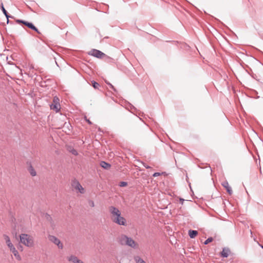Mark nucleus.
I'll return each mask as SVG.
<instances>
[{
	"label": "nucleus",
	"instance_id": "obj_1",
	"mask_svg": "<svg viewBox=\"0 0 263 263\" xmlns=\"http://www.w3.org/2000/svg\"><path fill=\"white\" fill-rule=\"evenodd\" d=\"M109 211L113 222L119 225L125 226L126 224V220L121 216V212L119 209L114 206H111L109 208Z\"/></svg>",
	"mask_w": 263,
	"mask_h": 263
},
{
	"label": "nucleus",
	"instance_id": "obj_2",
	"mask_svg": "<svg viewBox=\"0 0 263 263\" xmlns=\"http://www.w3.org/2000/svg\"><path fill=\"white\" fill-rule=\"evenodd\" d=\"M20 241L26 247L31 248L34 245V240L33 237L26 234H21L20 235Z\"/></svg>",
	"mask_w": 263,
	"mask_h": 263
},
{
	"label": "nucleus",
	"instance_id": "obj_3",
	"mask_svg": "<svg viewBox=\"0 0 263 263\" xmlns=\"http://www.w3.org/2000/svg\"><path fill=\"white\" fill-rule=\"evenodd\" d=\"M50 108L54 110L56 112H58L60 109V104L59 103V99L57 97L53 98V103L50 105Z\"/></svg>",
	"mask_w": 263,
	"mask_h": 263
},
{
	"label": "nucleus",
	"instance_id": "obj_4",
	"mask_svg": "<svg viewBox=\"0 0 263 263\" xmlns=\"http://www.w3.org/2000/svg\"><path fill=\"white\" fill-rule=\"evenodd\" d=\"M72 186L81 194L84 193V189L77 180H73L71 183Z\"/></svg>",
	"mask_w": 263,
	"mask_h": 263
},
{
	"label": "nucleus",
	"instance_id": "obj_5",
	"mask_svg": "<svg viewBox=\"0 0 263 263\" xmlns=\"http://www.w3.org/2000/svg\"><path fill=\"white\" fill-rule=\"evenodd\" d=\"M88 54L95 57L100 59L103 58V57L105 55V54L101 51L95 49L90 50Z\"/></svg>",
	"mask_w": 263,
	"mask_h": 263
},
{
	"label": "nucleus",
	"instance_id": "obj_6",
	"mask_svg": "<svg viewBox=\"0 0 263 263\" xmlns=\"http://www.w3.org/2000/svg\"><path fill=\"white\" fill-rule=\"evenodd\" d=\"M48 238L51 242L57 245L59 249H63V245L58 238L52 235H49Z\"/></svg>",
	"mask_w": 263,
	"mask_h": 263
},
{
	"label": "nucleus",
	"instance_id": "obj_7",
	"mask_svg": "<svg viewBox=\"0 0 263 263\" xmlns=\"http://www.w3.org/2000/svg\"><path fill=\"white\" fill-rule=\"evenodd\" d=\"M10 251L13 253V255L14 256L15 258L18 261L21 260L22 257L21 255L19 254L17 250L15 249L14 245H11L9 247H8Z\"/></svg>",
	"mask_w": 263,
	"mask_h": 263
},
{
	"label": "nucleus",
	"instance_id": "obj_8",
	"mask_svg": "<svg viewBox=\"0 0 263 263\" xmlns=\"http://www.w3.org/2000/svg\"><path fill=\"white\" fill-rule=\"evenodd\" d=\"M16 22L18 24L22 23L27 26L28 28L34 30L37 33H39L38 29L31 23L26 22L21 20H16Z\"/></svg>",
	"mask_w": 263,
	"mask_h": 263
},
{
	"label": "nucleus",
	"instance_id": "obj_9",
	"mask_svg": "<svg viewBox=\"0 0 263 263\" xmlns=\"http://www.w3.org/2000/svg\"><path fill=\"white\" fill-rule=\"evenodd\" d=\"M126 246L130 247L132 248L136 249L138 247V244L132 238L128 237L127 239Z\"/></svg>",
	"mask_w": 263,
	"mask_h": 263
},
{
	"label": "nucleus",
	"instance_id": "obj_10",
	"mask_svg": "<svg viewBox=\"0 0 263 263\" xmlns=\"http://www.w3.org/2000/svg\"><path fill=\"white\" fill-rule=\"evenodd\" d=\"M128 237L126 236L125 235H121L117 238L118 241L121 245H126Z\"/></svg>",
	"mask_w": 263,
	"mask_h": 263
},
{
	"label": "nucleus",
	"instance_id": "obj_11",
	"mask_svg": "<svg viewBox=\"0 0 263 263\" xmlns=\"http://www.w3.org/2000/svg\"><path fill=\"white\" fill-rule=\"evenodd\" d=\"M67 260L72 263H78L79 259L74 255H71L67 257Z\"/></svg>",
	"mask_w": 263,
	"mask_h": 263
},
{
	"label": "nucleus",
	"instance_id": "obj_12",
	"mask_svg": "<svg viewBox=\"0 0 263 263\" xmlns=\"http://www.w3.org/2000/svg\"><path fill=\"white\" fill-rule=\"evenodd\" d=\"M222 185L224 188L226 189L227 191L230 195H231L232 194L233 191L232 190V189L230 186L229 183L227 181L223 182L222 183Z\"/></svg>",
	"mask_w": 263,
	"mask_h": 263
},
{
	"label": "nucleus",
	"instance_id": "obj_13",
	"mask_svg": "<svg viewBox=\"0 0 263 263\" xmlns=\"http://www.w3.org/2000/svg\"><path fill=\"white\" fill-rule=\"evenodd\" d=\"M3 237L8 247H9L11 245H12V243L11 242L10 239L8 235L4 234L3 235Z\"/></svg>",
	"mask_w": 263,
	"mask_h": 263
},
{
	"label": "nucleus",
	"instance_id": "obj_14",
	"mask_svg": "<svg viewBox=\"0 0 263 263\" xmlns=\"http://www.w3.org/2000/svg\"><path fill=\"white\" fill-rule=\"evenodd\" d=\"M230 253V250L228 248H224L221 253V256L223 257H227Z\"/></svg>",
	"mask_w": 263,
	"mask_h": 263
},
{
	"label": "nucleus",
	"instance_id": "obj_15",
	"mask_svg": "<svg viewBox=\"0 0 263 263\" xmlns=\"http://www.w3.org/2000/svg\"><path fill=\"white\" fill-rule=\"evenodd\" d=\"M198 232L196 230H190L189 231V235L191 238H195L197 235Z\"/></svg>",
	"mask_w": 263,
	"mask_h": 263
},
{
	"label": "nucleus",
	"instance_id": "obj_16",
	"mask_svg": "<svg viewBox=\"0 0 263 263\" xmlns=\"http://www.w3.org/2000/svg\"><path fill=\"white\" fill-rule=\"evenodd\" d=\"M100 165L104 168L108 169L110 167V165L105 161H101L100 162Z\"/></svg>",
	"mask_w": 263,
	"mask_h": 263
},
{
	"label": "nucleus",
	"instance_id": "obj_17",
	"mask_svg": "<svg viewBox=\"0 0 263 263\" xmlns=\"http://www.w3.org/2000/svg\"><path fill=\"white\" fill-rule=\"evenodd\" d=\"M134 260L136 263H146V262L138 256L134 257Z\"/></svg>",
	"mask_w": 263,
	"mask_h": 263
},
{
	"label": "nucleus",
	"instance_id": "obj_18",
	"mask_svg": "<svg viewBox=\"0 0 263 263\" xmlns=\"http://www.w3.org/2000/svg\"><path fill=\"white\" fill-rule=\"evenodd\" d=\"M1 9H2L3 13L5 14V15L7 17V22H9L8 17H9V16L7 11L6 10L5 8L4 7L3 3L1 4Z\"/></svg>",
	"mask_w": 263,
	"mask_h": 263
},
{
	"label": "nucleus",
	"instance_id": "obj_19",
	"mask_svg": "<svg viewBox=\"0 0 263 263\" xmlns=\"http://www.w3.org/2000/svg\"><path fill=\"white\" fill-rule=\"evenodd\" d=\"M92 86L95 89H98L100 86L99 84L95 81L92 82Z\"/></svg>",
	"mask_w": 263,
	"mask_h": 263
},
{
	"label": "nucleus",
	"instance_id": "obj_20",
	"mask_svg": "<svg viewBox=\"0 0 263 263\" xmlns=\"http://www.w3.org/2000/svg\"><path fill=\"white\" fill-rule=\"evenodd\" d=\"M213 241V238L212 237L208 238L205 241L204 244L207 245L209 243L212 242Z\"/></svg>",
	"mask_w": 263,
	"mask_h": 263
},
{
	"label": "nucleus",
	"instance_id": "obj_21",
	"mask_svg": "<svg viewBox=\"0 0 263 263\" xmlns=\"http://www.w3.org/2000/svg\"><path fill=\"white\" fill-rule=\"evenodd\" d=\"M127 185V183L126 182L122 181L120 183V186L121 187L125 186Z\"/></svg>",
	"mask_w": 263,
	"mask_h": 263
},
{
	"label": "nucleus",
	"instance_id": "obj_22",
	"mask_svg": "<svg viewBox=\"0 0 263 263\" xmlns=\"http://www.w3.org/2000/svg\"><path fill=\"white\" fill-rule=\"evenodd\" d=\"M88 203H89V205L91 207H93L95 206V204H94V202L93 201H91V200L89 201Z\"/></svg>",
	"mask_w": 263,
	"mask_h": 263
},
{
	"label": "nucleus",
	"instance_id": "obj_23",
	"mask_svg": "<svg viewBox=\"0 0 263 263\" xmlns=\"http://www.w3.org/2000/svg\"><path fill=\"white\" fill-rule=\"evenodd\" d=\"M30 174L32 176H34L36 175V172L33 170H31V171H30Z\"/></svg>",
	"mask_w": 263,
	"mask_h": 263
},
{
	"label": "nucleus",
	"instance_id": "obj_24",
	"mask_svg": "<svg viewBox=\"0 0 263 263\" xmlns=\"http://www.w3.org/2000/svg\"><path fill=\"white\" fill-rule=\"evenodd\" d=\"M71 153L74 155H77L78 154V153L76 149H73L71 151Z\"/></svg>",
	"mask_w": 263,
	"mask_h": 263
},
{
	"label": "nucleus",
	"instance_id": "obj_25",
	"mask_svg": "<svg viewBox=\"0 0 263 263\" xmlns=\"http://www.w3.org/2000/svg\"><path fill=\"white\" fill-rule=\"evenodd\" d=\"M161 175V174L160 173H158V172H157V173H155L153 176L154 177H157V176H159Z\"/></svg>",
	"mask_w": 263,
	"mask_h": 263
},
{
	"label": "nucleus",
	"instance_id": "obj_26",
	"mask_svg": "<svg viewBox=\"0 0 263 263\" xmlns=\"http://www.w3.org/2000/svg\"><path fill=\"white\" fill-rule=\"evenodd\" d=\"M107 84L110 86V88H111L114 91H116V89L115 88H114V87L109 83H107Z\"/></svg>",
	"mask_w": 263,
	"mask_h": 263
},
{
	"label": "nucleus",
	"instance_id": "obj_27",
	"mask_svg": "<svg viewBox=\"0 0 263 263\" xmlns=\"http://www.w3.org/2000/svg\"><path fill=\"white\" fill-rule=\"evenodd\" d=\"M144 167H145V168H151V167H150L149 166L147 165L144 164Z\"/></svg>",
	"mask_w": 263,
	"mask_h": 263
},
{
	"label": "nucleus",
	"instance_id": "obj_28",
	"mask_svg": "<svg viewBox=\"0 0 263 263\" xmlns=\"http://www.w3.org/2000/svg\"><path fill=\"white\" fill-rule=\"evenodd\" d=\"M78 263H84V262L82 260L80 259Z\"/></svg>",
	"mask_w": 263,
	"mask_h": 263
},
{
	"label": "nucleus",
	"instance_id": "obj_29",
	"mask_svg": "<svg viewBox=\"0 0 263 263\" xmlns=\"http://www.w3.org/2000/svg\"><path fill=\"white\" fill-rule=\"evenodd\" d=\"M180 200L182 201V204L183 203V201H184L183 199H180Z\"/></svg>",
	"mask_w": 263,
	"mask_h": 263
},
{
	"label": "nucleus",
	"instance_id": "obj_30",
	"mask_svg": "<svg viewBox=\"0 0 263 263\" xmlns=\"http://www.w3.org/2000/svg\"><path fill=\"white\" fill-rule=\"evenodd\" d=\"M89 124H91V122L89 121H88Z\"/></svg>",
	"mask_w": 263,
	"mask_h": 263
},
{
	"label": "nucleus",
	"instance_id": "obj_31",
	"mask_svg": "<svg viewBox=\"0 0 263 263\" xmlns=\"http://www.w3.org/2000/svg\"><path fill=\"white\" fill-rule=\"evenodd\" d=\"M261 247H262V248L263 249V246H262Z\"/></svg>",
	"mask_w": 263,
	"mask_h": 263
}]
</instances>
